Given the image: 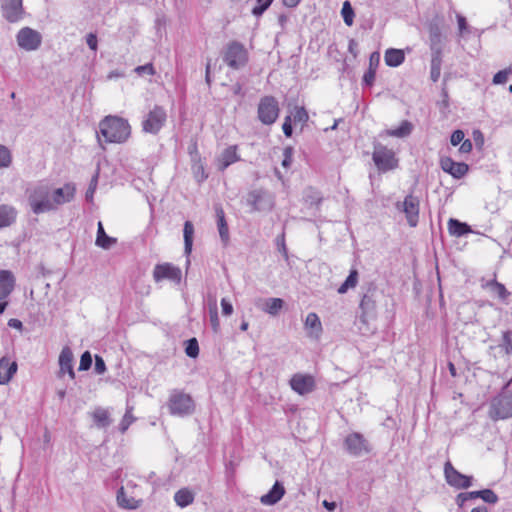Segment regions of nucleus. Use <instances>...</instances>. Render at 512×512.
Here are the masks:
<instances>
[{
	"label": "nucleus",
	"mask_w": 512,
	"mask_h": 512,
	"mask_svg": "<svg viewBox=\"0 0 512 512\" xmlns=\"http://www.w3.org/2000/svg\"><path fill=\"white\" fill-rule=\"evenodd\" d=\"M76 193L75 185L66 183L54 188L48 182H39L29 190L28 204L36 215L55 211L66 203L71 202Z\"/></svg>",
	"instance_id": "f257e3e1"
},
{
	"label": "nucleus",
	"mask_w": 512,
	"mask_h": 512,
	"mask_svg": "<svg viewBox=\"0 0 512 512\" xmlns=\"http://www.w3.org/2000/svg\"><path fill=\"white\" fill-rule=\"evenodd\" d=\"M99 133L106 143H125L131 135V126L128 120L115 116H105L99 122Z\"/></svg>",
	"instance_id": "f03ea898"
},
{
	"label": "nucleus",
	"mask_w": 512,
	"mask_h": 512,
	"mask_svg": "<svg viewBox=\"0 0 512 512\" xmlns=\"http://www.w3.org/2000/svg\"><path fill=\"white\" fill-rule=\"evenodd\" d=\"M167 407L171 415L187 417L194 413L195 403L189 394L180 390H173L170 393Z\"/></svg>",
	"instance_id": "7ed1b4c3"
},
{
	"label": "nucleus",
	"mask_w": 512,
	"mask_h": 512,
	"mask_svg": "<svg viewBox=\"0 0 512 512\" xmlns=\"http://www.w3.org/2000/svg\"><path fill=\"white\" fill-rule=\"evenodd\" d=\"M489 417L494 421L512 418V391L504 388L491 400Z\"/></svg>",
	"instance_id": "20e7f679"
},
{
	"label": "nucleus",
	"mask_w": 512,
	"mask_h": 512,
	"mask_svg": "<svg viewBox=\"0 0 512 512\" xmlns=\"http://www.w3.org/2000/svg\"><path fill=\"white\" fill-rule=\"evenodd\" d=\"M223 60L230 68L238 70L246 65L248 52L242 43L232 41L226 46Z\"/></svg>",
	"instance_id": "39448f33"
},
{
	"label": "nucleus",
	"mask_w": 512,
	"mask_h": 512,
	"mask_svg": "<svg viewBox=\"0 0 512 512\" xmlns=\"http://www.w3.org/2000/svg\"><path fill=\"white\" fill-rule=\"evenodd\" d=\"M167 113L161 106H154L142 121V130L145 133L156 135L165 126Z\"/></svg>",
	"instance_id": "423d86ee"
},
{
	"label": "nucleus",
	"mask_w": 512,
	"mask_h": 512,
	"mask_svg": "<svg viewBox=\"0 0 512 512\" xmlns=\"http://www.w3.org/2000/svg\"><path fill=\"white\" fill-rule=\"evenodd\" d=\"M246 203L252 212L270 211L274 200L271 194L264 189H254L247 194Z\"/></svg>",
	"instance_id": "0eeeda50"
},
{
	"label": "nucleus",
	"mask_w": 512,
	"mask_h": 512,
	"mask_svg": "<svg viewBox=\"0 0 512 512\" xmlns=\"http://www.w3.org/2000/svg\"><path fill=\"white\" fill-rule=\"evenodd\" d=\"M279 105L272 96L261 98L258 104V119L264 125H272L279 116Z\"/></svg>",
	"instance_id": "6e6552de"
},
{
	"label": "nucleus",
	"mask_w": 512,
	"mask_h": 512,
	"mask_svg": "<svg viewBox=\"0 0 512 512\" xmlns=\"http://www.w3.org/2000/svg\"><path fill=\"white\" fill-rule=\"evenodd\" d=\"M373 161L380 171L386 172L397 167L395 153L383 145H376L373 151Z\"/></svg>",
	"instance_id": "1a4fd4ad"
},
{
	"label": "nucleus",
	"mask_w": 512,
	"mask_h": 512,
	"mask_svg": "<svg viewBox=\"0 0 512 512\" xmlns=\"http://www.w3.org/2000/svg\"><path fill=\"white\" fill-rule=\"evenodd\" d=\"M419 206L420 201L418 197L409 194L404 198V201L397 202L396 208L405 214L407 223L410 227H416L419 221Z\"/></svg>",
	"instance_id": "9d476101"
},
{
	"label": "nucleus",
	"mask_w": 512,
	"mask_h": 512,
	"mask_svg": "<svg viewBox=\"0 0 512 512\" xmlns=\"http://www.w3.org/2000/svg\"><path fill=\"white\" fill-rule=\"evenodd\" d=\"M344 447L346 451L354 457H360L371 451L369 442L358 432H353L346 436L344 439Z\"/></svg>",
	"instance_id": "9b49d317"
},
{
	"label": "nucleus",
	"mask_w": 512,
	"mask_h": 512,
	"mask_svg": "<svg viewBox=\"0 0 512 512\" xmlns=\"http://www.w3.org/2000/svg\"><path fill=\"white\" fill-rule=\"evenodd\" d=\"M16 39L19 47L26 51L37 50L42 43L41 34L30 27L20 29Z\"/></svg>",
	"instance_id": "f8f14e48"
},
{
	"label": "nucleus",
	"mask_w": 512,
	"mask_h": 512,
	"mask_svg": "<svg viewBox=\"0 0 512 512\" xmlns=\"http://www.w3.org/2000/svg\"><path fill=\"white\" fill-rule=\"evenodd\" d=\"M182 272L181 269L171 263L157 264L153 270V279L155 282L169 280L176 284L181 282Z\"/></svg>",
	"instance_id": "ddd939ff"
},
{
	"label": "nucleus",
	"mask_w": 512,
	"mask_h": 512,
	"mask_svg": "<svg viewBox=\"0 0 512 512\" xmlns=\"http://www.w3.org/2000/svg\"><path fill=\"white\" fill-rule=\"evenodd\" d=\"M444 475L447 483L457 489H467L472 485V478L458 472L449 461L444 465Z\"/></svg>",
	"instance_id": "4468645a"
},
{
	"label": "nucleus",
	"mask_w": 512,
	"mask_h": 512,
	"mask_svg": "<svg viewBox=\"0 0 512 512\" xmlns=\"http://www.w3.org/2000/svg\"><path fill=\"white\" fill-rule=\"evenodd\" d=\"M291 389L299 395H306L314 391L316 384L312 375L296 373L290 379Z\"/></svg>",
	"instance_id": "2eb2a0df"
},
{
	"label": "nucleus",
	"mask_w": 512,
	"mask_h": 512,
	"mask_svg": "<svg viewBox=\"0 0 512 512\" xmlns=\"http://www.w3.org/2000/svg\"><path fill=\"white\" fill-rule=\"evenodd\" d=\"M2 13L11 23L19 21L23 14L22 0H3Z\"/></svg>",
	"instance_id": "dca6fc26"
},
{
	"label": "nucleus",
	"mask_w": 512,
	"mask_h": 512,
	"mask_svg": "<svg viewBox=\"0 0 512 512\" xmlns=\"http://www.w3.org/2000/svg\"><path fill=\"white\" fill-rule=\"evenodd\" d=\"M442 170L456 179L462 178L468 172V165L463 162H455L450 157H442L440 159Z\"/></svg>",
	"instance_id": "f3484780"
},
{
	"label": "nucleus",
	"mask_w": 512,
	"mask_h": 512,
	"mask_svg": "<svg viewBox=\"0 0 512 512\" xmlns=\"http://www.w3.org/2000/svg\"><path fill=\"white\" fill-rule=\"evenodd\" d=\"M136 488V484L129 481L126 484V487L122 486L119 488L117 492V503L121 508L134 510L137 509L141 505V500L136 499L134 496H129L127 494V489Z\"/></svg>",
	"instance_id": "a211bd4d"
},
{
	"label": "nucleus",
	"mask_w": 512,
	"mask_h": 512,
	"mask_svg": "<svg viewBox=\"0 0 512 512\" xmlns=\"http://www.w3.org/2000/svg\"><path fill=\"white\" fill-rule=\"evenodd\" d=\"M240 160V156L237 153V146H229L222 151L217 158V165L220 171H224L231 164L236 163Z\"/></svg>",
	"instance_id": "6ab92c4d"
},
{
	"label": "nucleus",
	"mask_w": 512,
	"mask_h": 512,
	"mask_svg": "<svg viewBox=\"0 0 512 512\" xmlns=\"http://www.w3.org/2000/svg\"><path fill=\"white\" fill-rule=\"evenodd\" d=\"M15 277L9 270H0V300H5L13 291Z\"/></svg>",
	"instance_id": "aec40b11"
},
{
	"label": "nucleus",
	"mask_w": 512,
	"mask_h": 512,
	"mask_svg": "<svg viewBox=\"0 0 512 512\" xmlns=\"http://www.w3.org/2000/svg\"><path fill=\"white\" fill-rule=\"evenodd\" d=\"M60 373H68L71 379L75 378L73 369V353L69 347H64L59 355Z\"/></svg>",
	"instance_id": "412c9836"
},
{
	"label": "nucleus",
	"mask_w": 512,
	"mask_h": 512,
	"mask_svg": "<svg viewBox=\"0 0 512 512\" xmlns=\"http://www.w3.org/2000/svg\"><path fill=\"white\" fill-rule=\"evenodd\" d=\"M284 494V486L279 481H276L270 491L261 496L260 502L264 505H274L282 499Z\"/></svg>",
	"instance_id": "4be33fe9"
},
{
	"label": "nucleus",
	"mask_w": 512,
	"mask_h": 512,
	"mask_svg": "<svg viewBox=\"0 0 512 512\" xmlns=\"http://www.w3.org/2000/svg\"><path fill=\"white\" fill-rule=\"evenodd\" d=\"M430 48L435 54L442 53V32L438 24L429 26Z\"/></svg>",
	"instance_id": "5701e85b"
},
{
	"label": "nucleus",
	"mask_w": 512,
	"mask_h": 512,
	"mask_svg": "<svg viewBox=\"0 0 512 512\" xmlns=\"http://www.w3.org/2000/svg\"><path fill=\"white\" fill-rule=\"evenodd\" d=\"M17 371L16 362H10L3 357L0 359V384L8 383Z\"/></svg>",
	"instance_id": "b1692460"
},
{
	"label": "nucleus",
	"mask_w": 512,
	"mask_h": 512,
	"mask_svg": "<svg viewBox=\"0 0 512 512\" xmlns=\"http://www.w3.org/2000/svg\"><path fill=\"white\" fill-rule=\"evenodd\" d=\"M482 287L501 300H506L510 295L506 287L495 279L482 283Z\"/></svg>",
	"instance_id": "393cba45"
},
{
	"label": "nucleus",
	"mask_w": 512,
	"mask_h": 512,
	"mask_svg": "<svg viewBox=\"0 0 512 512\" xmlns=\"http://www.w3.org/2000/svg\"><path fill=\"white\" fill-rule=\"evenodd\" d=\"M360 309L362 311V314L360 316V321L363 324H366L367 320L366 318L370 315H372L375 312L376 309V303L373 300L372 296L368 294H364L361 302H360Z\"/></svg>",
	"instance_id": "a878e982"
},
{
	"label": "nucleus",
	"mask_w": 512,
	"mask_h": 512,
	"mask_svg": "<svg viewBox=\"0 0 512 512\" xmlns=\"http://www.w3.org/2000/svg\"><path fill=\"white\" fill-rule=\"evenodd\" d=\"M17 216V211L14 207L9 205L0 206V228L12 225Z\"/></svg>",
	"instance_id": "bb28decb"
},
{
	"label": "nucleus",
	"mask_w": 512,
	"mask_h": 512,
	"mask_svg": "<svg viewBox=\"0 0 512 512\" xmlns=\"http://www.w3.org/2000/svg\"><path fill=\"white\" fill-rule=\"evenodd\" d=\"M195 494L189 488H181L174 494L177 506L185 508L194 502Z\"/></svg>",
	"instance_id": "cd10ccee"
},
{
	"label": "nucleus",
	"mask_w": 512,
	"mask_h": 512,
	"mask_svg": "<svg viewBox=\"0 0 512 512\" xmlns=\"http://www.w3.org/2000/svg\"><path fill=\"white\" fill-rule=\"evenodd\" d=\"M384 60L387 66L398 67L404 62L405 55L400 49L390 48L386 50Z\"/></svg>",
	"instance_id": "c85d7f7f"
},
{
	"label": "nucleus",
	"mask_w": 512,
	"mask_h": 512,
	"mask_svg": "<svg viewBox=\"0 0 512 512\" xmlns=\"http://www.w3.org/2000/svg\"><path fill=\"white\" fill-rule=\"evenodd\" d=\"M304 325L306 329L310 330V336L318 337L322 332V324L320 318L314 312L308 313Z\"/></svg>",
	"instance_id": "c756f323"
},
{
	"label": "nucleus",
	"mask_w": 512,
	"mask_h": 512,
	"mask_svg": "<svg viewBox=\"0 0 512 512\" xmlns=\"http://www.w3.org/2000/svg\"><path fill=\"white\" fill-rule=\"evenodd\" d=\"M448 231L450 235L455 237H461L465 234L472 232L468 224L460 222L459 220L454 218H451L448 221Z\"/></svg>",
	"instance_id": "7c9ffc66"
},
{
	"label": "nucleus",
	"mask_w": 512,
	"mask_h": 512,
	"mask_svg": "<svg viewBox=\"0 0 512 512\" xmlns=\"http://www.w3.org/2000/svg\"><path fill=\"white\" fill-rule=\"evenodd\" d=\"M115 243H116V239L108 236L105 233V230H104L102 222H98V225H97V237H96L95 244L98 247H101L103 249H109Z\"/></svg>",
	"instance_id": "2f4dec72"
},
{
	"label": "nucleus",
	"mask_w": 512,
	"mask_h": 512,
	"mask_svg": "<svg viewBox=\"0 0 512 512\" xmlns=\"http://www.w3.org/2000/svg\"><path fill=\"white\" fill-rule=\"evenodd\" d=\"M216 216L220 238L224 244H227L229 241V229L225 220L224 211L221 208L216 209Z\"/></svg>",
	"instance_id": "473e14b6"
},
{
	"label": "nucleus",
	"mask_w": 512,
	"mask_h": 512,
	"mask_svg": "<svg viewBox=\"0 0 512 512\" xmlns=\"http://www.w3.org/2000/svg\"><path fill=\"white\" fill-rule=\"evenodd\" d=\"M193 235H194V226H193L192 222L186 221L184 223L183 236H184V253L187 256H189L192 252Z\"/></svg>",
	"instance_id": "72a5a7b5"
},
{
	"label": "nucleus",
	"mask_w": 512,
	"mask_h": 512,
	"mask_svg": "<svg viewBox=\"0 0 512 512\" xmlns=\"http://www.w3.org/2000/svg\"><path fill=\"white\" fill-rule=\"evenodd\" d=\"M284 306L281 298H268L265 300L261 309L269 315L276 316Z\"/></svg>",
	"instance_id": "f704fd0d"
},
{
	"label": "nucleus",
	"mask_w": 512,
	"mask_h": 512,
	"mask_svg": "<svg viewBox=\"0 0 512 512\" xmlns=\"http://www.w3.org/2000/svg\"><path fill=\"white\" fill-rule=\"evenodd\" d=\"M92 418L98 428H105L110 425L109 413L104 408H96L92 413Z\"/></svg>",
	"instance_id": "c9c22d12"
},
{
	"label": "nucleus",
	"mask_w": 512,
	"mask_h": 512,
	"mask_svg": "<svg viewBox=\"0 0 512 512\" xmlns=\"http://www.w3.org/2000/svg\"><path fill=\"white\" fill-rule=\"evenodd\" d=\"M412 129L413 125L411 124V122L404 120L402 121L399 127L387 130L386 134L392 137L404 138L411 134Z\"/></svg>",
	"instance_id": "e433bc0d"
},
{
	"label": "nucleus",
	"mask_w": 512,
	"mask_h": 512,
	"mask_svg": "<svg viewBox=\"0 0 512 512\" xmlns=\"http://www.w3.org/2000/svg\"><path fill=\"white\" fill-rule=\"evenodd\" d=\"M210 324L213 332L218 333L220 330V321L218 317L217 301L212 297L209 303Z\"/></svg>",
	"instance_id": "4c0bfd02"
},
{
	"label": "nucleus",
	"mask_w": 512,
	"mask_h": 512,
	"mask_svg": "<svg viewBox=\"0 0 512 512\" xmlns=\"http://www.w3.org/2000/svg\"><path fill=\"white\" fill-rule=\"evenodd\" d=\"M358 283V271L356 269H351L346 280L340 285L338 288V293L344 294L349 289L356 287Z\"/></svg>",
	"instance_id": "58836bf2"
},
{
	"label": "nucleus",
	"mask_w": 512,
	"mask_h": 512,
	"mask_svg": "<svg viewBox=\"0 0 512 512\" xmlns=\"http://www.w3.org/2000/svg\"><path fill=\"white\" fill-rule=\"evenodd\" d=\"M441 72V54L433 53L431 60V72L430 77L433 82H437Z\"/></svg>",
	"instance_id": "ea45409f"
},
{
	"label": "nucleus",
	"mask_w": 512,
	"mask_h": 512,
	"mask_svg": "<svg viewBox=\"0 0 512 512\" xmlns=\"http://www.w3.org/2000/svg\"><path fill=\"white\" fill-rule=\"evenodd\" d=\"M474 497L481 498L484 502L489 504H495L498 501V496L491 489H484L480 491H474Z\"/></svg>",
	"instance_id": "a19ab883"
},
{
	"label": "nucleus",
	"mask_w": 512,
	"mask_h": 512,
	"mask_svg": "<svg viewBox=\"0 0 512 512\" xmlns=\"http://www.w3.org/2000/svg\"><path fill=\"white\" fill-rule=\"evenodd\" d=\"M341 15L343 17L344 23L347 26H351L354 21V11L350 2L345 1L342 6Z\"/></svg>",
	"instance_id": "79ce46f5"
},
{
	"label": "nucleus",
	"mask_w": 512,
	"mask_h": 512,
	"mask_svg": "<svg viewBox=\"0 0 512 512\" xmlns=\"http://www.w3.org/2000/svg\"><path fill=\"white\" fill-rule=\"evenodd\" d=\"M12 163V155L10 150L4 146L0 145V169L8 168Z\"/></svg>",
	"instance_id": "37998d69"
},
{
	"label": "nucleus",
	"mask_w": 512,
	"mask_h": 512,
	"mask_svg": "<svg viewBox=\"0 0 512 512\" xmlns=\"http://www.w3.org/2000/svg\"><path fill=\"white\" fill-rule=\"evenodd\" d=\"M133 407H127L126 412L121 420L119 429L122 433H125L129 426L134 422L135 418L132 415Z\"/></svg>",
	"instance_id": "c03bdc74"
},
{
	"label": "nucleus",
	"mask_w": 512,
	"mask_h": 512,
	"mask_svg": "<svg viewBox=\"0 0 512 512\" xmlns=\"http://www.w3.org/2000/svg\"><path fill=\"white\" fill-rule=\"evenodd\" d=\"M511 74H512L511 67L500 70L493 76L492 83L494 85L505 84Z\"/></svg>",
	"instance_id": "a18cd8bd"
},
{
	"label": "nucleus",
	"mask_w": 512,
	"mask_h": 512,
	"mask_svg": "<svg viewBox=\"0 0 512 512\" xmlns=\"http://www.w3.org/2000/svg\"><path fill=\"white\" fill-rule=\"evenodd\" d=\"M185 353L191 358H196L199 355V345L196 338H191L186 342Z\"/></svg>",
	"instance_id": "49530a36"
},
{
	"label": "nucleus",
	"mask_w": 512,
	"mask_h": 512,
	"mask_svg": "<svg viewBox=\"0 0 512 512\" xmlns=\"http://www.w3.org/2000/svg\"><path fill=\"white\" fill-rule=\"evenodd\" d=\"M274 0H256V6L252 9V14L256 17L261 16L272 4Z\"/></svg>",
	"instance_id": "de8ad7c7"
},
{
	"label": "nucleus",
	"mask_w": 512,
	"mask_h": 512,
	"mask_svg": "<svg viewBox=\"0 0 512 512\" xmlns=\"http://www.w3.org/2000/svg\"><path fill=\"white\" fill-rule=\"evenodd\" d=\"M500 346L504 349L507 355L512 354V331H506L503 333Z\"/></svg>",
	"instance_id": "09e8293b"
},
{
	"label": "nucleus",
	"mask_w": 512,
	"mask_h": 512,
	"mask_svg": "<svg viewBox=\"0 0 512 512\" xmlns=\"http://www.w3.org/2000/svg\"><path fill=\"white\" fill-rule=\"evenodd\" d=\"M92 365V356L89 351H85L80 358L79 370L86 371Z\"/></svg>",
	"instance_id": "8fccbe9b"
},
{
	"label": "nucleus",
	"mask_w": 512,
	"mask_h": 512,
	"mask_svg": "<svg viewBox=\"0 0 512 512\" xmlns=\"http://www.w3.org/2000/svg\"><path fill=\"white\" fill-rule=\"evenodd\" d=\"M293 120L300 123H305L308 120V113L304 107H295Z\"/></svg>",
	"instance_id": "3c124183"
},
{
	"label": "nucleus",
	"mask_w": 512,
	"mask_h": 512,
	"mask_svg": "<svg viewBox=\"0 0 512 512\" xmlns=\"http://www.w3.org/2000/svg\"><path fill=\"white\" fill-rule=\"evenodd\" d=\"M456 18L458 23L459 35L464 36L465 34L469 33V26L467 24L466 18L461 14H457Z\"/></svg>",
	"instance_id": "603ef678"
},
{
	"label": "nucleus",
	"mask_w": 512,
	"mask_h": 512,
	"mask_svg": "<svg viewBox=\"0 0 512 512\" xmlns=\"http://www.w3.org/2000/svg\"><path fill=\"white\" fill-rule=\"evenodd\" d=\"M293 148L292 147H285L284 150H283V160H282V166L284 168H289L291 163H292V159H293Z\"/></svg>",
	"instance_id": "864d4df0"
},
{
	"label": "nucleus",
	"mask_w": 512,
	"mask_h": 512,
	"mask_svg": "<svg viewBox=\"0 0 512 512\" xmlns=\"http://www.w3.org/2000/svg\"><path fill=\"white\" fill-rule=\"evenodd\" d=\"M134 71L139 76H142L144 74H148V75H154L155 74V69H154V67H153V65L151 63H147L145 65L137 66L134 69Z\"/></svg>",
	"instance_id": "5fc2aeb1"
},
{
	"label": "nucleus",
	"mask_w": 512,
	"mask_h": 512,
	"mask_svg": "<svg viewBox=\"0 0 512 512\" xmlns=\"http://www.w3.org/2000/svg\"><path fill=\"white\" fill-rule=\"evenodd\" d=\"M471 499H475L474 497V491L471 492H462L457 495L456 497V503L459 507H463L465 502Z\"/></svg>",
	"instance_id": "6e6d98bb"
},
{
	"label": "nucleus",
	"mask_w": 512,
	"mask_h": 512,
	"mask_svg": "<svg viewBox=\"0 0 512 512\" xmlns=\"http://www.w3.org/2000/svg\"><path fill=\"white\" fill-rule=\"evenodd\" d=\"M193 171H194L195 177L197 178V180L199 182L204 181L208 177V175L205 173L204 167L201 163L195 164L193 166Z\"/></svg>",
	"instance_id": "4d7b16f0"
},
{
	"label": "nucleus",
	"mask_w": 512,
	"mask_h": 512,
	"mask_svg": "<svg viewBox=\"0 0 512 512\" xmlns=\"http://www.w3.org/2000/svg\"><path fill=\"white\" fill-rule=\"evenodd\" d=\"M86 43L88 45V47L96 52L97 51V48H98V39H97V36L95 33H89L87 36H86Z\"/></svg>",
	"instance_id": "13d9d810"
},
{
	"label": "nucleus",
	"mask_w": 512,
	"mask_h": 512,
	"mask_svg": "<svg viewBox=\"0 0 512 512\" xmlns=\"http://www.w3.org/2000/svg\"><path fill=\"white\" fill-rule=\"evenodd\" d=\"M464 132L462 130H455L450 138V142L453 146L459 145L464 140Z\"/></svg>",
	"instance_id": "bf43d9fd"
},
{
	"label": "nucleus",
	"mask_w": 512,
	"mask_h": 512,
	"mask_svg": "<svg viewBox=\"0 0 512 512\" xmlns=\"http://www.w3.org/2000/svg\"><path fill=\"white\" fill-rule=\"evenodd\" d=\"M97 178H98L97 175L94 176L90 182V185H89V187L86 191V195H85L87 200H92V198H93V195H94V192H95L96 186H97Z\"/></svg>",
	"instance_id": "052dcab7"
},
{
	"label": "nucleus",
	"mask_w": 512,
	"mask_h": 512,
	"mask_svg": "<svg viewBox=\"0 0 512 512\" xmlns=\"http://www.w3.org/2000/svg\"><path fill=\"white\" fill-rule=\"evenodd\" d=\"M221 307H222V314L224 316H230L233 313V306L226 298H223L221 300Z\"/></svg>",
	"instance_id": "680f3d73"
},
{
	"label": "nucleus",
	"mask_w": 512,
	"mask_h": 512,
	"mask_svg": "<svg viewBox=\"0 0 512 512\" xmlns=\"http://www.w3.org/2000/svg\"><path fill=\"white\" fill-rule=\"evenodd\" d=\"M376 76L375 69H368L363 76V82L367 85H372Z\"/></svg>",
	"instance_id": "e2e57ef3"
},
{
	"label": "nucleus",
	"mask_w": 512,
	"mask_h": 512,
	"mask_svg": "<svg viewBox=\"0 0 512 512\" xmlns=\"http://www.w3.org/2000/svg\"><path fill=\"white\" fill-rule=\"evenodd\" d=\"M95 371L98 374H103L106 371L104 360L100 356H95Z\"/></svg>",
	"instance_id": "0e129e2a"
},
{
	"label": "nucleus",
	"mask_w": 512,
	"mask_h": 512,
	"mask_svg": "<svg viewBox=\"0 0 512 512\" xmlns=\"http://www.w3.org/2000/svg\"><path fill=\"white\" fill-rule=\"evenodd\" d=\"M380 61V54L379 52H373L370 55L369 58V69H375L377 68Z\"/></svg>",
	"instance_id": "69168bd1"
},
{
	"label": "nucleus",
	"mask_w": 512,
	"mask_h": 512,
	"mask_svg": "<svg viewBox=\"0 0 512 512\" xmlns=\"http://www.w3.org/2000/svg\"><path fill=\"white\" fill-rule=\"evenodd\" d=\"M283 133L287 137H291L292 135V125H291V116H287L282 125Z\"/></svg>",
	"instance_id": "338daca9"
},
{
	"label": "nucleus",
	"mask_w": 512,
	"mask_h": 512,
	"mask_svg": "<svg viewBox=\"0 0 512 512\" xmlns=\"http://www.w3.org/2000/svg\"><path fill=\"white\" fill-rule=\"evenodd\" d=\"M277 245H278L279 251L287 259L288 258V252H287V248H286V245H285L284 234H282L280 237L277 238Z\"/></svg>",
	"instance_id": "774afa93"
}]
</instances>
